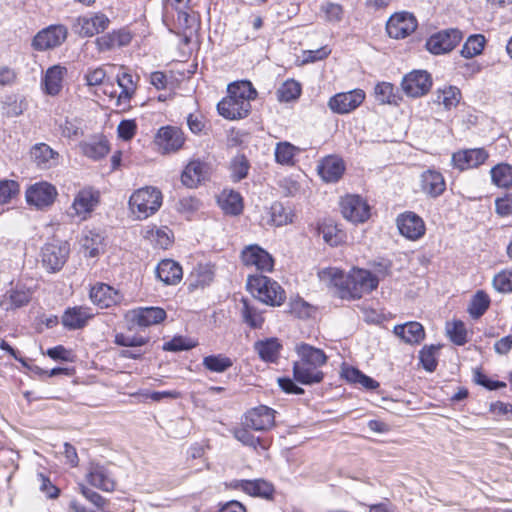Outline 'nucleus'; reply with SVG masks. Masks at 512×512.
I'll use <instances>...</instances> for the list:
<instances>
[{"label": "nucleus", "instance_id": "1", "mask_svg": "<svg viewBox=\"0 0 512 512\" xmlns=\"http://www.w3.org/2000/svg\"><path fill=\"white\" fill-rule=\"evenodd\" d=\"M162 192L154 186H145L135 190L128 201L131 214L138 220L154 215L162 205Z\"/></svg>", "mask_w": 512, "mask_h": 512}, {"label": "nucleus", "instance_id": "2", "mask_svg": "<svg viewBox=\"0 0 512 512\" xmlns=\"http://www.w3.org/2000/svg\"><path fill=\"white\" fill-rule=\"evenodd\" d=\"M247 288L255 298L270 306H280L286 299L279 283L264 275L249 276Z\"/></svg>", "mask_w": 512, "mask_h": 512}, {"label": "nucleus", "instance_id": "3", "mask_svg": "<svg viewBox=\"0 0 512 512\" xmlns=\"http://www.w3.org/2000/svg\"><path fill=\"white\" fill-rule=\"evenodd\" d=\"M378 278L370 271L364 269H353L346 275L345 287L341 290L342 299H359L364 294L370 293L377 288Z\"/></svg>", "mask_w": 512, "mask_h": 512}, {"label": "nucleus", "instance_id": "4", "mask_svg": "<svg viewBox=\"0 0 512 512\" xmlns=\"http://www.w3.org/2000/svg\"><path fill=\"white\" fill-rule=\"evenodd\" d=\"M185 141L184 132L175 126L161 127L154 140L158 151L163 155L178 152L183 148Z\"/></svg>", "mask_w": 512, "mask_h": 512}, {"label": "nucleus", "instance_id": "5", "mask_svg": "<svg viewBox=\"0 0 512 512\" xmlns=\"http://www.w3.org/2000/svg\"><path fill=\"white\" fill-rule=\"evenodd\" d=\"M100 203V192L90 186L80 189L72 202V216L86 220Z\"/></svg>", "mask_w": 512, "mask_h": 512}, {"label": "nucleus", "instance_id": "6", "mask_svg": "<svg viewBox=\"0 0 512 512\" xmlns=\"http://www.w3.org/2000/svg\"><path fill=\"white\" fill-rule=\"evenodd\" d=\"M166 318V312L160 307H139L125 313V320L129 329L134 327H149L162 322Z\"/></svg>", "mask_w": 512, "mask_h": 512}, {"label": "nucleus", "instance_id": "7", "mask_svg": "<svg viewBox=\"0 0 512 512\" xmlns=\"http://www.w3.org/2000/svg\"><path fill=\"white\" fill-rule=\"evenodd\" d=\"M341 212L352 223H364L370 217V206L360 195L350 194L341 199Z\"/></svg>", "mask_w": 512, "mask_h": 512}, {"label": "nucleus", "instance_id": "8", "mask_svg": "<svg viewBox=\"0 0 512 512\" xmlns=\"http://www.w3.org/2000/svg\"><path fill=\"white\" fill-rule=\"evenodd\" d=\"M462 33L458 29H446L431 35L426 41V49L434 55L452 51L461 41Z\"/></svg>", "mask_w": 512, "mask_h": 512}, {"label": "nucleus", "instance_id": "9", "mask_svg": "<svg viewBox=\"0 0 512 512\" xmlns=\"http://www.w3.org/2000/svg\"><path fill=\"white\" fill-rule=\"evenodd\" d=\"M109 18L103 13H90L79 16L73 25L75 33L81 37H92L107 29Z\"/></svg>", "mask_w": 512, "mask_h": 512}, {"label": "nucleus", "instance_id": "10", "mask_svg": "<svg viewBox=\"0 0 512 512\" xmlns=\"http://www.w3.org/2000/svg\"><path fill=\"white\" fill-rule=\"evenodd\" d=\"M364 99L365 92L362 89H354L332 96L328 101V107L334 113L348 114L358 108Z\"/></svg>", "mask_w": 512, "mask_h": 512}, {"label": "nucleus", "instance_id": "11", "mask_svg": "<svg viewBox=\"0 0 512 512\" xmlns=\"http://www.w3.org/2000/svg\"><path fill=\"white\" fill-rule=\"evenodd\" d=\"M67 242H53L46 244L42 249V264L49 272L59 271L65 264L69 255Z\"/></svg>", "mask_w": 512, "mask_h": 512}, {"label": "nucleus", "instance_id": "12", "mask_svg": "<svg viewBox=\"0 0 512 512\" xmlns=\"http://www.w3.org/2000/svg\"><path fill=\"white\" fill-rule=\"evenodd\" d=\"M401 86L406 95L421 97L429 92L432 86V79L427 71L415 70L403 78Z\"/></svg>", "mask_w": 512, "mask_h": 512}, {"label": "nucleus", "instance_id": "13", "mask_svg": "<svg viewBox=\"0 0 512 512\" xmlns=\"http://www.w3.org/2000/svg\"><path fill=\"white\" fill-rule=\"evenodd\" d=\"M67 38V29L63 25H52L38 32L32 46L39 51H45L61 45Z\"/></svg>", "mask_w": 512, "mask_h": 512}, {"label": "nucleus", "instance_id": "14", "mask_svg": "<svg viewBox=\"0 0 512 512\" xmlns=\"http://www.w3.org/2000/svg\"><path fill=\"white\" fill-rule=\"evenodd\" d=\"M416 28L417 20L408 12L395 13L386 24L388 35L394 39H403L413 33Z\"/></svg>", "mask_w": 512, "mask_h": 512}, {"label": "nucleus", "instance_id": "15", "mask_svg": "<svg viewBox=\"0 0 512 512\" xmlns=\"http://www.w3.org/2000/svg\"><path fill=\"white\" fill-rule=\"evenodd\" d=\"M230 487L241 490L250 496L260 497L267 500L272 499L275 493L274 485L265 479H236L230 482Z\"/></svg>", "mask_w": 512, "mask_h": 512}, {"label": "nucleus", "instance_id": "16", "mask_svg": "<svg viewBox=\"0 0 512 512\" xmlns=\"http://www.w3.org/2000/svg\"><path fill=\"white\" fill-rule=\"evenodd\" d=\"M275 411L264 405L249 410L245 414L243 425L255 431H265L274 426Z\"/></svg>", "mask_w": 512, "mask_h": 512}, {"label": "nucleus", "instance_id": "17", "mask_svg": "<svg viewBox=\"0 0 512 512\" xmlns=\"http://www.w3.org/2000/svg\"><path fill=\"white\" fill-rule=\"evenodd\" d=\"M241 259L245 266L255 267L260 271L270 272L274 266L272 256L256 244L245 247Z\"/></svg>", "mask_w": 512, "mask_h": 512}, {"label": "nucleus", "instance_id": "18", "mask_svg": "<svg viewBox=\"0 0 512 512\" xmlns=\"http://www.w3.org/2000/svg\"><path fill=\"white\" fill-rule=\"evenodd\" d=\"M56 196V188L48 182L35 183L26 190L27 202L39 209L50 206Z\"/></svg>", "mask_w": 512, "mask_h": 512}, {"label": "nucleus", "instance_id": "19", "mask_svg": "<svg viewBox=\"0 0 512 512\" xmlns=\"http://www.w3.org/2000/svg\"><path fill=\"white\" fill-rule=\"evenodd\" d=\"M489 154L484 148L460 150L452 155L453 166L461 171L477 168L484 164Z\"/></svg>", "mask_w": 512, "mask_h": 512}, {"label": "nucleus", "instance_id": "20", "mask_svg": "<svg viewBox=\"0 0 512 512\" xmlns=\"http://www.w3.org/2000/svg\"><path fill=\"white\" fill-rule=\"evenodd\" d=\"M397 226L401 235L410 240H418L425 234L423 219L413 212H406L397 218Z\"/></svg>", "mask_w": 512, "mask_h": 512}, {"label": "nucleus", "instance_id": "21", "mask_svg": "<svg viewBox=\"0 0 512 512\" xmlns=\"http://www.w3.org/2000/svg\"><path fill=\"white\" fill-rule=\"evenodd\" d=\"M250 109L251 104L248 101L240 100L229 93L217 105L219 114L229 120L246 117Z\"/></svg>", "mask_w": 512, "mask_h": 512}, {"label": "nucleus", "instance_id": "22", "mask_svg": "<svg viewBox=\"0 0 512 512\" xmlns=\"http://www.w3.org/2000/svg\"><path fill=\"white\" fill-rule=\"evenodd\" d=\"M420 189L431 198L441 196L446 190V182L441 172L427 169L420 175Z\"/></svg>", "mask_w": 512, "mask_h": 512}, {"label": "nucleus", "instance_id": "23", "mask_svg": "<svg viewBox=\"0 0 512 512\" xmlns=\"http://www.w3.org/2000/svg\"><path fill=\"white\" fill-rule=\"evenodd\" d=\"M86 479L93 487L110 492L115 488V482L108 469L96 462H90L87 468Z\"/></svg>", "mask_w": 512, "mask_h": 512}, {"label": "nucleus", "instance_id": "24", "mask_svg": "<svg viewBox=\"0 0 512 512\" xmlns=\"http://www.w3.org/2000/svg\"><path fill=\"white\" fill-rule=\"evenodd\" d=\"M93 316L94 313L91 308L87 306H74L64 311L61 322L68 330H78L85 327Z\"/></svg>", "mask_w": 512, "mask_h": 512}, {"label": "nucleus", "instance_id": "25", "mask_svg": "<svg viewBox=\"0 0 512 512\" xmlns=\"http://www.w3.org/2000/svg\"><path fill=\"white\" fill-rule=\"evenodd\" d=\"M90 299L100 308H109L120 303L122 296L113 287L98 283L91 288Z\"/></svg>", "mask_w": 512, "mask_h": 512}, {"label": "nucleus", "instance_id": "26", "mask_svg": "<svg viewBox=\"0 0 512 512\" xmlns=\"http://www.w3.org/2000/svg\"><path fill=\"white\" fill-rule=\"evenodd\" d=\"M66 74L67 69L64 66L54 65L49 67L41 82L43 91L50 96L58 95L62 90V83Z\"/></svg>", "mask_w": 512, "mask_h": 512}, {"label": "nucleus", "instance_id": "27", "mask_svg": "<svg viewBox=\"0 0 512 512\" xmlns=\"http://www.w3.org/2000/svg\"><path fill=\"white\" fill-rule=\"evenodd\" d=\"M345 170L342 159L335 156L324 158L318 165V173L325 182H336Z\"/></svg>", "mask_w": 512, "mask_h": 512}, {"label": "nucleus", "instance_id": "28", "mask_svg": "<svg viewBox=\"0 0 512 512\" xmlns=\"http://www.w3.org/2000/svg\"><path fill=\"white\" fill-rule=\"evenodd\" d=\"M293 375L297 382L304 385L320 383L324 374L320 368L296 361L293 366Z\"/></svg>", "mask_w": 512, "mask_h": 512}, {"label": "nucleus", "instance_id": "29", "mask_svg": "<svg viewBox=\"0 0 512 512\" xmlns=\"http://www.w3.org/2000/svg\"><path fill=\"white\" fill-rule=\"evenodd\" d=\"M31 158L41 169H48L58 163V153L45 143H38L31 149Z\"/></svg>", "mask_w": 512, "mask_h": 512}, {"label": "nucleus", "instance_id": "30", "mask_svg": "<svg viewBox=\"0 0 512 512\" xmlns=\"http://www.w3.org/2000/svg\"><path fill=\"white\" fill-rule=\"evenodd\" d=\"M156 275L159 280L167 285L179 283L183 276L182 267L171 259L162 260L157 268Z\"/></svg>", "mask_w": 512, "mask_h": 512}, {"label": "nucleus", "instance_id": "31", "mask_svg": "<svg viewBox=\"0 0 512 512\" xmlns=\"http://www.w3.org/2000/svg\"><path fill=\"white\" fill-rule=\"evenodd\" d=\"M207 165L199 160L191 161L187 164L181 175L182 183L189 187H196L203 181L207 175Z\"/></svg>", "mask_w": 512, "mask_h": 512}, {"label": "nucleus", "instance_id": "32", "mask_svg": "<svg viewBox=\"0 0 512 512\" xmlns=\"http://www.w3.org/2000/svg\"><path fill=\"white\" fill-rule=\"evenodd\" d=\"M300 362L321 368L327 362L324 351L306 343H301L295 348Z\"/></svg>", "mask_w": 512, "mask_h": 512}, {"label": "nucleus", "instance_id": "33", "mask_svg": "<svg viewBox=\"0 0 512 512\" xmlns=\"http://www.w3.org/2000/svg\"><path fill=\"white\" fill-rule=\"evenodd\" d=\"M118 86L121 88V92L117 96L116 106L122 109H126L130 106V100L136 91V84L133 80L132 75L123 72L118 74L116 77Z\"/></svg>", "mask_w": 512, "mask_h": 512}, {"label": "nucleus", "instance_id": "34", "mask_svg": "<svg viewBox=\"0 0 512 512\" xmlns=\"http://www.w3.org/2000/svg\"><path fill=\"white\" fill-rule=\"evenodd\" d=\"M33 293L34 290L31 287L17 285L14 289L6 293L3 304L6 305V309H15L25 306L30 302Z\"/></svg>", "mask_w": 512, "mask_h": 512}, {"label": "nucleus", "instance_id": "35", "mask_svg": "<svg viewBox=\"0 0 512 512\" xmlns=\"http://www.w3.org/2000/svg\"><path fill=\"white\" fill-rule=\"evenodd\" d=\"M394 333L409 344L420 343L425 336L423 326L418 322H408L394 327Z\"/></svg>", "mask_w": 512, "mask_h": 512}, {"label": "nucleus", "instance_id": "36", "mask_svg": "<svg viewBox=\"0 0 512 512\" xmlns=\"http://www.w3.org/2000/svg\"><path fill=\"white\" fill-rule=\"evenodd\" d=\"M131 40L132 35L129 31L118 30L97 38L96 43L100 50H110L127 46Z\"/></svg>", "mask_w": 512, "mask_h": 512}, {"label": "nucleus", "instance_id": "37", "mask_svg": "<svg viewBox=\"0 0 512 512\" xmlns=\"http://www.w3.org/2000/svg\"><path fill=\"white\" fill-rule=\"evenodd\" d=\"M319 280L327 287L334 288L341 298V290L345 287L346 275L336 267H327L319 270Z\"/></svg>", "mask_w": 512, "mask_h": 512}, {"label": "nucleus", "instance_id": "38", "mask_svg": "<svg viewBox=\"0 0 512 512\" xmlns=\"http://www.w3.org/2000/svg\"><path fill=\"white\" fill-rule=\"evenodd\" d=\"M80 245L86 256L95 257L103 250L104 237L95 230H87L83 232Z\"/></svg>", "mask_w": 512, "mask_h": 512}, {"label": "nucleus", "instance_id": "39", "mask_svg": "<svg viewBox=\"0 0 512 512\" xmlns=\"http://www.w3.org/2000/svg\"><path fill=\"white\" fill-rule=\"evenodd\" d=\"M342 377L348 382L358 384L367 390H375L379 387V383L376 380L351 366L343 367Z\"/></svg>", "mask_w": 512, "mask_h": 512}, {"label": "nucleus", "instance_id": "40", "mask_svg": "<svg viewBox=\"0 0 512 512\" xmlns=\"http://www.w3.org/2000/svg\"><path fill=\"white\" fill-rule=\"evenodd\" d=\"M143 237L159 249H167L171 244V235L167 228L147 227L143 231Z\"/></svg>", "mask_w": 512, "mask_h": 512}, {"label": "nucleus", "instance_id": "41", "mask_svg": "<svg viewBox=\"0 0 512 512\" xmlns=\"http://www.w3.org/2000/svg\"><path fill=\"white\" fill-rule=\"evenodd\" d=\"M214 277V273L209 265L199 264L193 268L189 274V286L193 289L209 285Z\"/></svg>", "mask_w": 512, "mask_h": 512}, {"label": "nucleus", "instance_id": "42", "mask_svg": "<svg viewBox=\"0 0 512 512\" xmlns=\"http://www.w3.org/2000/svg\"><path fill=\"white\" fill-rule=\"evenodd\" d=\"M218 202L226 214L238 215L242 212V198L240 194L235 191H223Z\"/></svg>", "mask_w": 512, "mask_h": 512}, {"label": "nucleus", "instance_id": "43", "mask_svg": "<svg viewBox=\"0 0 512 512\" xmlns=\"http://www.w3.org/2000/svg\"><path fill=\"white\" fill-rule=\"evenodd\" d=\"M254 347L262 360L274 362L279 356L281 344L276 338H270L256 342Z\"/></svg>", "mask_w": 512, "mask_h": 512}, {"label": "nucleus", "instance_id": "44", "mask_svg": "<svg viewBox=\"0 0 512 512\" xmlns=\"http://www.w3.org/2000/svg\"><path fill=\"white\" fill-rule=\"evenodd\" d=\"M491 179L493 184L500 188H509L512 186V165L500 163L491 170Z\"/></svg>", "mask_w": 512, "mask_h": 512}, {"label": "nucleus", "instance_id": "45", "mask_svg": "<svg viewBox=\"0 0 512 512\" xmlns=\"http://www.w3.org/2000/svg\"><path fill=\"white\" fill-rule=\"evenodd\" d=\"M270 221L275 226H284L293 222L295 214L290 207L275 202L270 207Z\"/></svg>", "mask_w": 512, "mask_h": 512}, {"label": "nucleus", "instance_id": "46", "mask_svg": "<svg viewBox=\"0 0 512 512\" xmlns=\"http://www.w3.org/2000/svg\"><path fill=\"white\" fill-rule=\"evenodd\" d=\"M202 364L210 372L223 373L233 366V360L224 354H215L204 357Z\"/></svg>", "mask_w": 512, "mask_h": 512}, {"label": "nucleus", "instance_id": "47", "mask_svg": "<svg viewBox=\"0 0 512 512\" xmlns=\"http://www.w3.org/2000/svg\"><path fill=\"white\" fill-rule=\"evenodd\" d=\"M300 149L289 142H279L275 147V160L281 165L291 166L294 164V157Z\"/></svg>", "mask_w": 512, "mask_h": 512}, {"label": "nucleus", "instance_id": "48", "mask_svg": "<svg viewBox=\"0 0 512 512\" xmlns=\"http://www.w3.org/2000/svg\"><path fill=\"white\" fill-rule=\"evenodd\" d=\"M228 93L240 100L248 101L249 103L257 96L256 90L249 81H239L230 84L228 86Z\"/></svg>", "mask_w": 512, "mask_h": 512}, {"label": "nucleus", "instance_id": "49", "mask_svg": "<svg viewBox=\"0 0 512 512\" xmlns=\"http://www.w3.org/2000/svg\"><path fill=\"white\" fill-rule=\"evenodd\" d=\"M461 98L460 90L457 87L449 86L437 92L436 102L450 110L457 106Z\"/></svg>", "mask_w": 512, "mask_h": 512}, {"label": "nucleus", "instance_id": "50", "mask_svg": "<svg viewBox=\"0 0 512 512\" xmlns=\"http://www.w3.org/2000/svg\"><path fill=\"white\" fill-rule=\"evenodd\" d=\"M486 39L481 34H474L468 37L461 49V55L465 58H472L482 53Z\"/></svg>", "mask_w": 512, "mask_h": 512}, {"label": "nucleus", "instance_id": "51", "mask_svg": "<svg viewBox=\"0 0 512 512\" xmlns=\"http://www.w3.org/2000/svg\"><path fill=\"white\" fill-rule=\"evenodd\" d=\"M242 317L245 323H247L252 328H259L262 326L264 322V318L262 314L246 299H242V309H241Z\"/></svg>", "mask_w": 512, "mask_h": 512}, {"label": "nucleus", "instance_id": "52", "mask_svg": "<svg viewBox=\"0 0 512 512\" xmlns=\"http://www.w3.org/2000/svg\"><path fill=\"white\" fill-rule=\"evenodd\" d=\"M190 0H167V4L177 12V21L180 26L187 28L191 25V16L189 14Z\"/></svg>", "mask_w": 512, "mask_h": 512}, {"label": "nucleus", "instance_id": "53", "mask_svg": "<svg viewBox=\"0 0 512 512\" xmlns=\"http://www.w3.org/2000/svg\"><path fill=\"white\" fill-rule=\"evenodd\" d=\"M490 299L488 295L483 291H478L472 298L468 311L469 314L477 319L482 316L489 308Z\"/></svg>", "mask_w": 512, "mask_h": 512}, {"label": "nucleus", "instance_id": "54", "mask_svg": "<svg viewBox=\"0 0 512 512\" xmlns=\"http://www.w3.org/2000/svg\"><path fill=\"white\" fill-rule=\"evenodd\" d=\"M301 87L295 80L285 81L277 90V98L281 102H289L300 96Z\"/></svg>", "mask_w": 512, "mask_h": 512}, {"label": "nucleus", "instance_id": "55", "mask_svg": "<svg viewBox=\"0 0 512 512\" xmlns=\"http://www.w3.org/2000/svg\"><path fill=\"white\" fill-rule=\"evenodd\" d=\"M233 435L245 446H249L254 449H257V447L260 446L262 449H266V446L260 441V439L256 438L245 425L244 427L235 428L233 430Z\"/></svg>", "mask_w": 512, "mask_h": 512}, {"label": "nucleus", "instance_id": "56", "mask_svg": "<svg viewBox=\"0 0 512 512\" xmlns=\"http://www.w3.org/2000/svg\"><path fill=\"white\" fill-rule=\"evenodd\" d=\"M375 96L377 101L382 104H391L396 102L394 86L388 82H382L376 85Z\"/></svg>", "mask_w": 512, "mask_h": 512}, {"label": "nucleus", "instance_id": "57", "mask_svg": "<svg viewBox=\"0 0 512 512\" xmlns=\"http://www.w3.org/2000/svg\"><path fill=\"white\" fill-rule=\"evenodd\" d=\"M492 283L498 292H512V270H504L499 272L494 276Z\"/></svg>", "mask_w": 512, "mask_h": 512}, {"label": "nucleus", "instance_id": "58", "mask_svg": "<svg viewBox=\"0 0 512 512\" xmlns=\"http://www.w3.org/2000/svg\"><path fill=\"white\" fill-rule=\"evenodd\" d=\"M249 164L243 155L236 156L231 162V175L235 181H240L247 176Z\"/></svg>", "mask_w": 512, "mask_h": 512}, {"label": "nucleus", "instance_id": "59", "mask_svg": "<svg viewBox=\"0 0 512 512\" xmlns=\"http://www.w3.org/2000/svg\"><path fill=\"white\" fill-rule=\"evenodd\" d=\"M84 154L92 159H100L108 154L109 146L106 141L88 143L83 147Z\"/></svg>", "mask_w": 512, "mask_h": 512}, {"label": "nucleus", "instance_id": "60", "mask_svg": "<svg viewBox=\"0 0 512 512\" xmlns=\"http://www.w3.org/2000/svg\"><path fill=\"white\" fill-rule=\"evenodd\" d=\"M19 192V185L13 180L0 181V205L8 203Z\"/></svg>", "mask_w": 512, "mask_h": 512}, {"label": "nucleus", "instance_id": "61", "mask_svg": "<svg viewBox=\"0 0 512 512\" xmlns=\"http://www.w3.org/2000/svg\"><path fill=\"white\" fill-rule=\"evenodd\" d=\"M438 350L437 346L424 347L420 351V361L425 368V370L429 372H433L437 366L436 360V352Z\"/></svg>", "mask_w": 512, "mask_h": 512}, {"label": "nucleus", "instance_id": "62", "mask_svg": "<svg viewBox=\"0 0 512 512\" xmlns=\"http://www.w3.org/2000/svg\"><path fill=\"white\" fill-rule=\"evenodd\" d=\"M321 11L329 22H340L343 18V7L338 3L327 2L321 6Z\"/></svg>", "mask_w": 512, "mask_h": 512}, {"label": "nucleus", "instance_id": "63", "mask_svg": "<svg viewBox=\"0 0 512 512\" xmlns=\"http://www.w3.org/2000/svg\"><path fill=\"white\" fill-rule=\"evenodd\" d=\"M136 131L137 124L132 119L122 120L117 127L118 136L124 141L131 140L135 136Z\"/></svg>", "mask_w": 512, "mask_h": 512}, {"label": "nucleus", "instance_id": "64", "mask_svg": "<svg viewBox=\"0 0 512 512\" xmlns=\"http://www.w3.org/2000/svg\"><path fill=\"white\" fill-rule=\"evenodd\" d=\"M106 71L102 67L88 69L85 74V81L88 86H98L104 84Z\"/></svg>", "mask_w": 512, "mask_h": 512}]
</instances>
